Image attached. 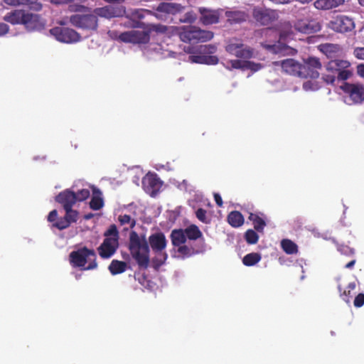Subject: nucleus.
I'll return each mask as SVG.
<instances>
[{
  "label": "nucleus",
  "mask_w": 364,
  "mask_h": 364,
  "mask_svg": "<svg viewBox=\"0 0 364 364\" xmlns=\"http://www.w3.org/2000/svg\"><path fill=\"white\" fill-rule=\"evenodd\" d=\"M261 259V255L259 253L252 252L247 254L243 257L242 262L245 266H253Z\"/></svg>",
  "instance_id": "nucleus-35"
},
{
  "label": "nucleus",
  "mask_w": 364,
  "mask_h": 364,
  "mask_svg": "<svg viewBox=\"0 0 364 364\" xmlns=\"http://www.w3.org/2000/svg\"><path fill=\"white\" fill-rule=\"evenodd\" d=\"M225 16L231 23H240L246 20L247 14L244 11L233 8L225 12Z\"/></svg>",
  "instance_id": "nucleus-27"
},
{
  "label": "nucleus",
  "mask_w": 364,
  "mask_h": 364,
  "mask_svg": "<svg viewBox=\"0 0 364 364\" xmlns=\"http://www.w3.org/2000/svg\"><path fill=\"white\" fill-rule=\"evenodd\" d=\"M161 186L162 182L156 174L148 173L142 179L144 190L151 196H154L159 191Z\"/></svg>",
  "instance_id": "nucleus-19"
},
{
  "label": "nucleus",
  "mask_w": 364,
  "mask_h": 364,
  "mask_svg": "<svg viewBox=\"0 0 364 364\" xmlns=\"http://www.w3.org/2000/svg\"><path fill=\"white\" fill-rule=\"evenodd\" d=\"M198 11L200 14V21L203 24L210 25L218 22L220 14L218 11L200 7Z\"/></svg>",
  "instance_id": "nucleus-23"
},
{
  "label": "nucleus",
  "mask_w": 364,
  "mask_h": 364,
  "mask_svg": "<svg viewBox=\"0 0 364 364\" xmlns=\"http://www.w3.org/2000/svg\"><path fill=\"white\" fill-rule=\"evenodd\" d=\"M294 34V30L291 25L288 23L284 26V28L279 35L276 31L266 29L265 36L274 37V40L268 39L261 43L262 46L269 52L279 55H294L295 50L287 46L284 41L290 38Z\"/></svg>",
  "instance_id": "nucleus-3"
},
{
  "label": "nucleus",
  "mask_w": 364,
  "mask_h": 364,
  "mask_svg": "<svg viewBox=\"0 0 364 364\" xmlns=\"http://www.w3.org/2000/svg\"><path fill=\"white\" fill-rule=\"evenodd\" d=\"M254 18L262 25H268L277 18L274 10L257 7L253 10Z\"/></svg>",
  "instance_id": "nucleus-20"
},
{
  "label": "nucleus",
  "mask_w": 364,
  "mask_h": 364,
  "mask_svg": "<svg viewBox=\"0 0 364 364\" xmlns=\"http://www.w3.org/2000/svg\"><path fill=\"white\" fill-rule=\"evenodd\" d=\"M9 31V26L4 23H0V36L7 33Z\"/></svg>",
  "instance_id": "nucleus-51"
},
{
  "label": "nucleus",
  "mask_w": 364,
  "mask_h": 364,
  "mask_svg": "<svg viewBox=\"0 0 364 364\" xmlns=\"http://www.w3.org/2000/svg\"><path fill=\"white\" fill-rule=\"evenodd\" d=\"M344 92V102L348 105H359L364 102V85L343 82L340 85Z\"/></svg>",
  "instance_id": "nucleus-9"
},
{
  "label": "nucleus",
  "mask_w": 364,
  "mask_h": 364,
  "mask_svg": "<svg viewBox=\"0 0 364 364\" xmlns=\"http://www.w3.org/2000/svg\"><path fill=\"white\" fill-rule=\"evenodd\" d=\"M150 49L152 50L153 51H154L155 53H158V54L162 55L164 57L167 56V55H166L165 53L161 52V50H162V48H161V46L159 45V44H151L150 46Z\"/></svg>",
  "instance_id": "nucleus-50"
},
{
  "label": "nucleus",
  "mask_w": 364,
  "mask_h": 364,
  "mask_svg": "<svg viewBox=\"0 0 364 364\" xmlns=\"http://www.w3.org/2000/svg\"><path fill=\"white\" fill-rule=\"evenodd\" d=\"M183 230L186 232V239L189 240H196L202 236L201 231L195 225H191L183 229Z\"/></svg>",
  "instance_id": "nucleus-31"
},
{
  "label": "nucleus",
  "mask_w": 364,
  "mask_h": 364,
  "mask_svg": "<svg viewBox=\"0 0 364 364\" xmlns=\"http://www.w3.org/2000/svg\"><path fill=\"white\" fill-rule=\"evenodd\" d=\"M129 250L132 257L143 268H146L149 262V247L144 235H139L132 231L129 235Z\"/></svg>",
  "instance_id": "nucleus-4"
},
{
  "label": "nucleus",
  "mask_w": 364,
  "mask_h": 364,
  "mask_svg": "<svg viewBox=\"0 0 364 364\" xmlns=\"http://www.w3.org/2000/svg\"><path fill=\"white\" fill-rule=\"evenodd\" d=\"M353 54L358 59L364 60V47L355 48L353 50Z\"/></svg>",
  "instance_id": "nucleus-49"
},
{
  "label": "nucleus",
  "mask_w": 364,
  "mask_h": 364,
  "mask_svg": "<svg viewBox=\"0 0 364 364\" xmlns=\"http://www.w3.org/2000/svg\"><path fill=\"white\" fill-rule=\"evenodd\" d=\"M316 78H311L303 83V89L306 92H314L318 90L321 87L320 83L315 80Z\"/></svg>",
  "instance_id": "nucleus-37"
},
{
  "label": "nucleus",
  "mask_w": 364,
  "mask_h": 364,
  "mask_svg": "<svg viewBox=\"0 0 364 364\" xmlns=\"http://www.w3.org/2000/svg\"><path fill=\"white\" fill-rule=\"evenodd\" d=\"M358 74L362 77H364V65L361 64L359 65L357 68Z\"/></svg>",
  "instance_id": "nucleus-55"
},
{
  "label": "nucleus",
  "mask_w": 364,
  "mask_h": 364,
  "mask_svg": "<svg viewBox=\"0 0 364 364\" xmlns=\"http://www.w3.org/2000/svg\"><path fill=\"white\" fill-rule=\"evenodd\" d=\"M338 250L343 255H350L353 254V250L349 247L348 246L340 245L338 246Z\"/></svg>",
  "instance_id": "nucleus-45"
},
{
  "label": "nucleus",
  "mask_w": 364,
  "mask_h": 364,
  "mask_svg": "<svg viewBox=\"0 0 364 364\" xmlns=\"http://www.w3.org/2000/svg\"><path fill=\"white\" fill-rule=\"evenodd\" d=\"M355 263V260H352L350 261V262H348V264H346V268H352L354 264Z\"/></svg>",
  "instance_id": "nucleus-58"
},
{
  "label": "nucleus",
  "mask_w": 364,
  "mask_h": 364,
  "mask_svg": "<svg viewBox=\"0 0 364 364\" xmlns=\"http://www.w3.org/2000/svg\"><path fill=\"white\" fill-rule=\"evenodd\" d=\"M23 0H4V3L10 6L22 5Z\"/></svg>",
  "instance_id": "nucleus-52"
},
{
  "label": "nucleus",
  "mask_w": 364,
  "mask_h": 364,
  "mask_svg": "<svg viewBox=\"0 0 364 364\" xmlns=\"http://www.w3.org/2000/svg\"><path fill=\"white\" fill-rule=\"evenodd\" d=\"M196 19V15L193 11L187 12L183 18L181 19V22L191 23Z\"/></svg>",
  "instance_id": "nucleus-44"
},
{
  "label": "nucleus",
  "mask_w": 364,
  "mask_h": 364,
  "mask_svg": "<svg viewBox=\"0 0 364 364\" xmlns=\"http://www.w3.org/2000/svg\"><path fill=\"white\" fill-rule=\"evenodd\" d=\"M364 304V294H359L354 300V306L361 307Z\"/></svg>",
  "instance_id": "nucleus-48"
},
{
  "label": "nucleus",
  "mask_w": 364,
  "mask_h": 364,
  "mask_svg": "<svg viewBox=\"0 0 364 364\" xmlns=\"http://www.w3.org/2000/svg\"><path fill=\"white\" fill-rule=\"evenodd\" d=\"M320 50L328 58H334L342 55L343 50L338 44L325 43L320 46Z\"/></svg>",
  "instance_id": "nucleus-24"
},
{
  "label": "nucleus",
  "mask_w": 364,
  "mask_h": 364,
  "mask_svg": "<svg viewBox=\"0 0 364 364\" xmlns=\"http://www.w3.org/2000/svg\"><path fill=\"white\" fill-rule=\"evenodd\" d=\"M173 184L177 186L181 191H188V184L186 180H183L182 182L174 181Z\"/></svg>",
  "instance_id": "nucleus-47"
},
{
  "label": "nucleus",
  "mask_w": 364,
  "mask_h": 364,
  "mask_svg": "<svg viewBox=\"0 0 364 364\" xmlns=\"http://www.w3.org/2000/svg\"><path fill=\"white\" fill-rule=\"evenodd\" d=\"M186 51L190 52V47H188V49L186 50Z\"/></svg>",
  "instance_id": "nucleus-64"
},
{
  "label": "nucleus",
  "mask_w": 364,
  "mask_h": 364,
  "mask_svg": "<svg viewBox=\"0 0 364 364\" xmlns=\"http://www.w3.org/2000/svg\"><path fill=\"white\" fill-rule=\"evenodd\" d=\"M92 196L90 202V206L92 210H97L102 208L104 205L102 193L95 187H92Z\"/></svg>",
  "instance_id": "nucleus-29"
},
{
  "label": "nucleus",
  "mask_w": 364,
  "mask_h": 364,
  "mask_svg": "<svg viewBox=\"0 0 364 364\" xmlns=\"http://www.w3.org/2000/svg\"><path fill=\"white\" fill-rule=\"evenodd\" d=\"M171 239L174 249V257L183 259L198 253L197 250L186 245L187 239L183 229L173 230Z\"/></svg>",
  "instance_id": "nucleus-7"
},
{
  "label": "nucleus",
  "mask_w": 364,
  "mask_h": 364,
  "mask_svg": "<svg viewBox=\"0 0 364 364\" xmlns=\"http://www.w3.org/2000/svg\"><path fill=\"white\" fill-rule=\"evenodd\" d=\"M139 178H137L136 179H135V180L134 181V182L137 186H139Z\"/></svg>",
  "instance_id": "nucleus-62"
},
{
  "label": "nucleus",
  "mask_w": 364,
  "mask_h": 364,
  "mask_svg": "<svg viewBox=\"0 0 364 364\" xmlns=\"http://www.w3.org/2000/svg\"><path fill=\"white\" fill-rule=\"evenodd\" d=\"M70 23L85 30H95L97 27V17L95 14H74L70 18Z\"/></svg>",
  "instance_id": "nucleus-13"
},
{
  "label": "nucleus",
  "mask_w": 364,
  "mask_h": 364,
  "mask_svg": "<svg viewBox=\"0 0 364 364\" xmlns=\"http://www.w3.org/2000/svg\"><path fill=\"white\" fill-rule=\"evenodd\" d=\"M55 200L62 205L63 208H73L77 202L75 196V191L71 189H66L60 192L56 196Z\"/></svg>",
  "instance_id": "nucleus-21"
},
{
  "label": "nucleus",
  "mask_w": 364,
  "mask_h": 364,
  "mask_svg": "<svg viewBox=\"0 0 364 364\" xmlns=\"http://www.w3.org/2000/svg\"><path fill=\"white\" fill-rule=\"evenodd\" d=\"M226 51L238 58L250 59L254 57V49L237 40L231 41L226 46Z\"/></svg>",
  "instance_id": "nucleus-14"
},
{
  "label": "nucleus",
  "mask_w": 364,
  "mask_h": 364,
  "mask_svg": "<svg viewBox=\"0 0 364 364\" xmlns=\"http://www.w3.org/2000/svg\"><path fill=\"white\" fill-rule=\"evenodd\" d=\"M359 4L362 6H364V0H358Z\"/></svg>",
  "instance_id": "nucleus-61"
},
{
  "label": "nucleus",
  "mask_w": 364,
  "mask_h": 364,
  "mask_svg": "<svg viewBox=\"0 0 364 364\" xmlns=\"http://www.w3.org/2000/svg\"><path fill=\"white\" fill-rule=\"evenodd\" d=\"M213 37L210 31L201 30L200 28L188 26H183L180 32V38L184 42H191L192 41H207Z\"/></svg>",
  "instance_id": "nucleus-11"
},
{
  "label": "nucleus",
  "mask_w": 364,
  "mask_h": 364,
  "mask_svg": "<svg viewBox=\"0 0 364 364\" xmlns=\"http://www.w3.org/2000/svg\"><path fill=\"white\" fill-rule=\"evenodd\" d=\"M328 26L336 32L346 33L352 31L355 27V24L351 18L341 15L332 19L328 23Z\"/></svg>",
  "instance_id": "nucleus-17"
},
{
  "label": "nucleus",
  "mask_w": 364,
  "mask_h": 364,
  "mask_svg": "<svg viewBox=\"0 0 364 364\" xmlns=\"http://www.w3.org/2000/svg\"><path fill=\"white\" fill-rule=\"evenodd\" d=\"M214 198H215V202H216L217 205H218V206H220H220H222V205H223V200H222V198H221V196H220V194H218V193H215V194H214Z\"/></svg>",
  "instance_id": "nucleus-54"
},
{
  "label": "nucleus",
  "mask_w": 364,
  "mask_h": 364,
  "mask_svg": "<svg viewBox=\"0 0 364 364\" xmlns=\"http://www.w3.org/2000/svg\"><path fill=\"white\" fill-rule=\"evenodd\" d=\"M183 9V6L177 3L162 2L156 7L155 11L147 9H130L127 11L124 6L114 4L97 8L94 10V14L96 16H99L107 18L126 15L128 18L132 20L131 26L139 27V22L136 19L143 18L146 15H153L159 20L166 21L168 15L180 13Z\"/></svg>",
  "instance_id": "nucleus-1"
},
{
  "label": "nucleus",
  "mask_w": 364,
  "mask_h": 364,
  "mask_svg": "<svg viewBox=\"0 0 364 364\" xmlns=\"http://www.w3.org/2000/svg\"><path fill=\"white\" fill-rule=\"evenodd\" d=\"M70 225V222L63 217L59 219L53 225L59 230H63L67 228Z\"/></svg>",
  "instance_id": "nucleus-42"
},
{
  "label": "nucleus",
  "mask_w": 364,
  "mask_h": 364,
  "mask_svg": "<svg viewBox=\"0 0 364 364\" xmlns=\"http://www.w3.org/2000/svg\"><path fill=\"white\" fill-rule=\"evenodd\" d=\"M341 297H342V299H343V301H346V302H347V303H349V302H350V299H349V298H348V295H347V292H346V291H345L343 292V294H341Z\"/></svg>",
  "instance_id": "nucleus-56"
},
{
  "label": "nucleus",
  "mask_w": 364,
  "mask_h": 364,
  "mask_svg": "<svg viewBox=\"0 0 364 364\" xmlns=\"http://www.w3.org/2000/svg\"><path fill=\"white\" fill-rule=\"evenodd\" d=\"M22 5L26 6L35 11H39L42 8L41 4L38 0H23Z\"/></svg>",
  "instance_id": "nucleus-40"
},
{
  "label": "nucleus",
  "mask_w": 364,
  "mask_h": 364,
  "mask_svg": "<svg viewBox=\"0 0 364 364\" xmlns=\"http://www.w3.org/2000/svg\"><path fill=\"white\" fill-rule=\"evenodd\" d=\"M117 38L124 43H146L149 41V32L144 29H132L119 33Z\"/></svg>",
  "instance_id": "nucleus-12"
},
{
  "label": "nucleus",
  "mask_w": 364,
  "mask_h": 364,
  "mask_svg": "<svg viewBox=\"0 0 364 364\" xmlns=\"http://www.w3.org/2000/svg\"><path fill=\"white\" fill-rule=\"evenodd\" d=\"M200 50L202 53H213L216 50V47L213 45H208V46H200Z\"/></svg>",
  "instance_id": "nucleus-46"
},
{
  "label": "nucleus",
  "mask_w": 364,
  "mask_h": 364,
  "mask_svg": "<svg viewBox=\"0 0 364 364\" xmlns=\"http://www.w3.org/2000/svg\"><path fill=\"white\" fill-rule=\"evenodd\" d=\"M26 14L22 10H15L6 14L4 19L12 24H23Z\"/></svg>",
  "instance_id": "nucleus-28"
},
{
  "label": "nucleus",
  "mask_w": 364,
  "mask_h": 364,
  "mask_svg": "<svg viewBox=\"0 0 364 364\" xmlns=\"http://www.w3.org/2000/svg\"><path fill=\"white\" fill-rule=\"evenodd\" d=\"M126 268L127 263L118 260H112L109 266V270L113 275L124 272L126 270Z\"/></svg>",
  "instance_id": "nucleus-32"
},
{
  "label": "nucleus",
  "mask_w": 364,
  "mask_h": 364,
  "mask_svg": "<svg viewBox=\"0 0 364 364\" xmlns=\"http://www.w3.org/2000/svg\"><path fill=\"white\" fill-rule=\"evenodd\" d=\"M321 28V24L314 19L299 18L294 24V29L296 31L306 34L318 32Z\"/></svg>",
  "instance_id": "nucleus-18"
},
{
  "label": "nucleus",
  "mask_w": 364,
  "mask_h": 364,
  "mask_svg": "<svg viewBox=\"0 0 364 364\" xmlns=\"http://www.w3.org/2000/svg\"><path fill=\"white\" fill-rule=\"evenodd\" d=\"M65 211V218L70 222V223H75L78 218V212L73 210L72 208H64Z\"/></svg>",
  "instance_id": "nucleus-38"
},
{
  "label": "nucleus",
  "mask_w": 364,
  "mask_h": 364,
  "mask_svg": "<svg viewBox=\"0 0 364 364\" xmlns=\"http://www.w3.org/2000/svg\"><path fill=\"white\" fill-rule=\"evenodd\" d=\"M118 246V232L114 227H112L105 233V239L98 247L99 255L103 259L110 258L115 253Z\"/></svg>",
  "instance_id": "nucleus-10"
},
{
  "label": "nucleus",
  "mask_w": 364,
  "mask_h": 364,
  "mask_svg": "<svg viewBox=\"0 0 364 364\" xmlns=\"http://www.w3.org/2000/svg\"><path fill=\"white\" fill-rule=\"evenodd\" d=\"M228 220L231 226L238 228L243 224L244 218L240 212L232 211L228 215Z\"/></svg>",
  "instance_id": "nucleus-30"
},
{
  "label": "nucleus",
  "mask_w": 364,
  "mask_h": 364,
  "mask_svg": "<svg viewBox=\"0 0 364 364\" xmlns=\"http://www.w3.org/2000/svg\"><path fill=\"white\" fill-rule=\"evenodd\" d=\"M23 25L29 31H39L43 28L44 23L36 14L26 13Z\"/></svg>",
  "instance_id": "nucleus-22"
},
{
  "label": "nucleus",
  "mask_w": 364,
  "mask_h": 364,
  "mask_svg": "<svg viewBox=\"0 0 364 364\" xmlns=\"http://www.w3.org/2000/svg\"><path fill=\"white\" fill-rule=\"evenodd\" d=\"M196 217L199 220L204 223H207L208 222V219L206 216V211L202 208H198L196 212Z\"/></svg>",
  "instance_id": "nucleus-43"
},
{
  "label": "nucleus",
  "mask_w": 364,
  "mask_h": 364,
  "mask_svg": "<svg viewBox=\"0 0 364 364\" xmlns=\"http://www.w3.org/2000/svg\"><path fill=\"white\" fill-rule=\"evenodd\" d=\"M281 66L282 70L289 75L303 78H317L321 65L316 58H309L303 63L294 59L288 58L281 61Z\"/></svg>",
  "instance_id": "nucleus-2"
},
{
  "label": "nucleus",
  "mask_w": 364,
  "mask_h": 364,
  "mask_svg": "<svg viewBox=\"0 0 364 364\" xmlns=\"http://www.w3.org/2000/svg\"><path fill=\"white\" fill-rule=\"evenodd\" d=\"M92 217V214H91V213H90V214H87V215H85V218L86 220H89V219H90Z\"/></svg>",
  "instance_id": "nucleus-59"
},
{
  "label": "nucleus",
  "mask_w": 364,
  "mask_h": 364,
  "mask_svg": "<svg viewBox=\"0 0 364 364\" xmlns=\"http://www.w3.org/2000/svg\"><path fill=\"white\" fill-rule=\"evenodd\" d=\"M348 294H349L350 290H353L355 289V282L350 283L348 285Z\"/></svg>",
  "instance_id": "nucleus-57"
},
{
  "label": "nucleus",
  "mask_w": 364,
  "mask_h": 364,
  "mask_svg": "<svg viewBox=\"0 0 364 364\" xmlns=\"http://www.w3.org/2000/svg\"><path fill=\"white\" fill-rule=\"evenodd\" d=\"M90 196V188H82L80 190L75 191V196L76 198V201H83L88 198Z\"/></svg>",
  "instance_id": "nucleus-39"
},
{
  "label": "nucleus",
  "mask_w": 364,
  "mask_h": 364,
  "mask_svg": "<svg viewBox=\"0 0 364 364\" xmlns=\"http://www.w3.org/2000/svg\"><path fill=\"white\" fill-rule=\"evenodd\" d=\"M118 220L122 225L125 226L124 229L127 230L128 228H132L136 224L135 219L127 214L120 215Z\"/></svg>",
  "instance_id": "nucleus-36"
},
{
  "label": "nucleus",
  "mask_w": 364,
  "mask_h": 364,
  "mask_svg": "<svg viewBox=\"0 0 364 364\" xmlns=\"http://www.w3.org/2000/svg\"><path fill=\"white\" fill-rule=\"evenodd\" d=\"M249 219L252 221L255 228L261 232L263 230L266 223L262 218H261L258 214L250 213L249 216Z\"/></svg>",
  "instance_id": "nucleus-34"
},
{
  "label": "nucleus",
  "mask_w": 364,
  "mask_h": 364,
  "mask_svg": "<svg viewBox=\"0 0 364 364\" xmlns=\"http://www.w3.org/2000/svg\"><path fill=\"white\" fill-rule=\"evenodd\" d=\"M189 62L193 63L207 64V65H216L218 63V58L214 55H189Z\"/></svg>",
  "instance_id": "nucleus-26"
},
{
  "label": "nucleus",
  "mask_w": 364,
  "mask_h": 364,
  "mask_svg": "<svg viewBox=\"0 0 364 364\" xmlns=\"http://www.w3.org/2000/svg\"><path fill=\"white\" fill-rule=\"evenodd\" d=\"M345 0H316L314 5L319 10H330L343 5Z\"/></svg>",
  "instance_id": "nucleus-25"
},
{
  "label": "nucleus",
  "mask_w": 364,
  "mask_h": 364,
  "mask_svg": "<svg viewBox=\"0 0 364 364\" xmlns=\"http://www.w3.org/2000/svg\"><path fill=\"white\" fill-rule=\"evenodd\" d=\"M50 35L62 43H73L80 41L79 34L73 29L63 27H55L49 31Z\"/></svg>",
  "instance_id": "nucleus-15"
},
{
  "label": "nucleus",
  "mask_w": 364,
  "mask_h": 364,
  "mask_svg": "<svg viewBox=\"0 0 364 364\" xmlns=\"http://www.w3.org/2000/svg\"><path fill=\"white\" fill-rule=\"evenodd\" d=\"M283 250L289 255L295 254L298 252V247L296 243L288 239H284L281 242Z\"/></svg>",
  "instance_id": "nucleus-33"
},
{
  "label": "nucleus",
  "mask_w": 364,
  "mask_h": 364,
  "mask_svg": "<svg viewBox=\"0 0 364 364\" xmlns=\"http://www.w3.org/2000/svg\"><path fill=\"white\" fill-rule=\"evenodd\" d=\"M60 24L64 25V24H65V22L62 21V22L60 23Z\"/></svg>",
  "instance_id": "nucleus-63"
},
{
  "label": "nucleus",
  "mask_w": 364,
  "mask_h": 364,
  "mask_svg": "<svg viewBox=\"0 0 364 364\" xmlns=\"http://www.w3.org/2000/svg\"><path fill=\"white\" fill-rule=\"evenodd\" d=\"M312 232L314 235V236L318 237V232L316 229L312 230Z\"/></svg>",
  "instance_id": "nucleus-60"
},
{
  "label": "nucleus",
  "mask_w": 364,
  "mask_h": 364,
  "mask_svg": "<svg viewBox=\"0 0 364 364\" xmlns=\"http://www.w3.org/2000/svg\"><path fill=\"white\" fill-rule=\"evenodd\" d=\"M57 217H58V212L56 210H53L49 213V215L48 216V220L50 222H53L56 220Z\"/></svg>",
  "instance_id": "nucleus-53"
},
{
  "label": "nucleus",
  "mask_w": 364,
  "mask_h": 364,
  "mask_svg": "<svg viewBox=\"0 0 364 364\" xmlns=\"http://www.w3.org/2000/svg\"><path fill=\"white\" fill-rule=\"evenodd\" d=\"M150 247L155 254L154 263L156 267L161 266L167 259V254L165 252L167 241L162 232H156L149 237Z\"/></svg>",
  "instance_id": "nucleus-8"
},
{
  "label": "nucleus",
  "mask_w": 364,
  "mask_h": 364,
  "mask_svg": "<svg viewBox=\"0 0 364 364\" xmlns=\"http://www.w3.org/2000/svg\"><path fill=\"white\" fill-rule=\"evenodd\" d=\"M96 257L93 250L82 247L70 254V262L74 267H79L82 270H91L97 267Z\"/></svg>",
  "instance_id": "nucleus-6"
},
{
  "label": "nucleus",
  "mask_w": 364,
  "mask_h": 364,
  "mask_svg": "<svg viewBox=\"0 0 364 364\" xmlns=\"http://www.w3.org/2000/svg\"><path fill=\"white\" fill-rule=\"evenodd\" d=\"M245 239L249 244H255L257 242L259 237L252 230H248L245 232Z\"/></svg>",
  "instance_id": "nucleus-41"
},
{
  "label": "nucleus",
  "mask_w": 364,
  "mask_h": 364,
  "mask_svg": "<svg viewBox=\"0 0 364 364\" xmlns=\"http://www.w3.org/2000/svg\"><path fill=\"white\" fill-rule=\"evenodd\" d=\"M223 65L228 70L240 69L242 70H250L257 72L263 68L260 63H256L250 60H226L222 62Z\"/></svg>",
  "instance_id": "nucleus-16"
},
{
  "label": "nucleus",
  "mask_w": 364,
  "mask_h": 364,
  "mask_svg": "<svg viewBox=\"0 0 364 364\" xmlns=\"http://www.w3.org/2000/svg\"><path fill=\"white\" fill-rule=\"evenodd\" d=\"M349 66L350 63L347 60L335 59L329 61L326 65L328 73L323 76V80L328 84L336 85L347 80L351 75Z\"/></svg>",
  "instance_id": "nucleus-5"
}]
</instances>
